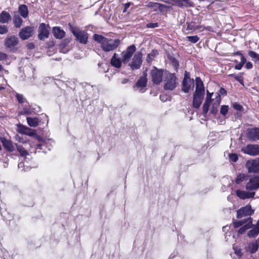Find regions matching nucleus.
Instances as JSON below:
<instances>
[{
  "instance_id": "nucleus-49",
  "label": "nucleus",
  "mask_w": 259,
  "mask_h": 259,
  "mask_svg": "<svg viewBox=\"0 0 259 259\" xmlns=\"http://www.w3.org/2000/svg\"><path fill=\"white\" fill-rule=\"evenodd\" d=\"M245 67H246L247 69H251V68L253 67V65H252V63H251V62H246V65H245Z\"/></svg>"
},
{
  "instance_id": "nucleus-52",
  "label": "nucleus",
  "mask_w": 259,
  "mask_h": 259,
  "mask_svg": "<svg viewBox=\"0 0 259 259\" xmlns=\"http://www.w3.org/2000/svg\"><path fill=\"white\" fill-rule=\"evenodd\" d=\"M246 60L245 58V57H244V56H242V57H241V61L240 62V64H241L243 66L244 64H245V63L246 62Z\"/></svg>"
},
{
  "instance_id": "nucleus-10",
  "label": "nucleus",
  "mask_w": 259,
  "mask_h": 259,
  "mask_svg": "<svg viewBox=\"0 0 259 259\" xmlns=\"http://www.w3.org/2000/svg\"><path fill=\"white\" fill-rule=\"evenodd\" d=\"M247 138L250 141H256L259 140V128H249L246 130Z\"/></svg>"
},
{
  "instance_id": "nucleus-2",
  "label": "nucleus",
  "mask_w": 259,
  "mask_h": 259,
  "mask_svg": "<svg viewBox=\"0 0 259 259\" xmlns=\"http://www.w3.org/2000/svg\"><path fill=\"white\" fill-rule=\"evenodd\" d=\"M94 39L101 45V48L105 52L115 50L120 44V41L118 39H109L97 34L94 35Z\"/></svg>"
},
{
  "instance_id": "nucleus-21",
  "label": "nucleus",
  "mask_w": 259,
  "mask_h": 259,
  "mask_svg": "<svg viewBox=\"0 0 259 259\" xmlns=\"http://www.w3.org/2000/svg\"><path fill=\"white\" fill-rule=\"evenodd\" d=\"M255 192H247L240 190H238L236 191V195L242 199L253 198Z\"/></svg>"
},
{
  "instance_id": "nucleus-11",
  "label": "nucleus",
  "mask_w": 259,
  "mask_h": 259,
  "mask_svg": "<svg viewBox=\"0 0 259 259\" xmlns=\"http://www.w3.org/2000/svg\"><path fill=\"white\" fill-rule=\"evenodd\" d=\"M38 32V37L40 40H44L49 37V30L45 23H42L39 25Z\"/></svg>"
},
{
  "instance_id": "nucleus-34",
  "label": "nucleus",
  "mask_w": 259,
  "mask_h": 259,
  "mask_svg": "<svg viewBox=\"0 0 259 259\" xmlns=\"http://www.w3.org/2000/svg\"><path fill=\"white\" fill-rule=\"evenodd\" d=\"M17 147V149L19 152L20 156L23 157H26L27 155H29L28 152L20 145L15 144Z\"/></svg>"
},
{
  "instance_id": "nucleus-4",
  "label": "nucleus",
  "mask_w": 259,
  "mask_h": 259,
  "mask_svg": "<svg viewBox=\"0 0 259 259\" xmlns=\"http://www.w3.org/2000/svg\"><path fill=\"white\" fill-rule=\"evenodd\" d=\"M69 25L71 32L75 36L76 40L81 44H86L88 42V33L84 31L80 30L77 27L73 26L70 24Z\"/></svg>"
},
{
  "instance_id": "nucleus-47",
  "label": "nucleus",
  "mask_w": 259,
  "mask_h": 259,
  "mask_svg": "<svg viewBox=\"0 0 259 259\" xmlns=\"http://www.w3.org/2000/svg\"><path fill=\"white\" fill-rule=\"evenodd\" d=\"M233 107L237 110H239V111H241L242 109V107L239 104H238L237 103H235L233 104Z\"/></svg>"
},
{
  "instance_id": "nucleus-36",
  "label": "nucleus",
  "mask_w": 259,
  "mask_h": 259,
  "mask_svg": "<svg viewBox=\"0 0 259 259\" xmlns=\"http://www.w3.org/2000/svg\"><path fill=\"white\" fill-rule=\"evenodd\" d=\"M185 39L192 43H196L199 40V37L197 35L188 36L185 38Z\"/></svg>"
},
{
  "instance_id": "nucleus-64",
  "label": "nucleus",
  "mask_w": 259,
  "mask_h": 259,
  "mask_svg": "<svg viewBox=\"0 0 259 259\" xmlns=\"http://www.w3.org/2000/svg\"><path fill=\"white\" fill-rule=\"evenodd\" d=\"M240 251H235V253H236L237 254H238V255L239 254V253H240Z\"/></svg>"
},
{
  "instance_id": "nucleus-27",
  "label": "nucleus",
  "mask_w": 259,
  "mask_h": 259,
  "mask_svg": "<svg viewBox=\"0 0 259 259\" xmlns=\"http://www.w3.org/2000/svg\"><path fill=\"white\" fill-rule=\"evenodd\" d=\"M18 11L20 15L24 18H26L28 15V8L25 5H21L18 8Z\"/></svg>"
},
{
  "instance_id": "nucleus-46",
  "label": "nucleus",
  "mask_w": 259,
  "mask_h": 259,
  "mask_svg": "<svg viewBox=\"0 0 259 259\" xmlns=\"http://www.w3.org/2000/svg\"><path fill=\"white\" fill-rule=\"evenodd\" d=\"M175 5L179 7H184V0H176L175 1Z\"/></svg>"
},
{
  "instance_id": "nucleus-63",
  "label": "nucleus",
  "mask_w": 259,
  "mask_h": 259,
  "mask_svg": "<svg viewBox=\"0 0 259 259\" xmlns=\"http://www.w3.org/2000/svg\"><path fill=\"white\" fill-rule=\"evenodd\" d=\"M125 9L128 8L129 6H130V4H126L125 5Z\"/></svg>"
},
{
  "instance_id": "nucleus-58",
  "label": "nucleus",
  "mask_w": 259,
  "mask_h": 259,
  "mask_svg": "<svg viewBox=\"0 0 259 259\" xmlns=\"http://www.w3.org/2000/svg\"><path fill=\"white\" fill-rule=\"evenodd\" d=\"M235 55H238V56H241V57H242V56H243V54L239 51H238V52H236L235 53Z\"/></svg>"
},
{
  "instance_id": "nucleus-59",
  "label": "nucleus",
  "mask_w": 259,
  "mask_h": 259,
  "mask_svg": "<svg viewBox=\"0 0 259 259\" xmlns=\"http://www.w3.org/2000/svg\"><path fill=\"white\" fill-rule=\"evenodd\" d=\"M160 98L161 101H166V99H165V98H166V97L165 96H160Z\"/></svg>"
},
{
  "instance_id": "nucleus-53",
  "label": "nucleus",
  "mask_w": 259,
  "mask_h": 259,
  "mask_svg": "<svg viewBox=\"0 0 259 259\" xmlns=\"http://www.w3.org/2000/svg\"><path fill=\"white\" fill-rule=\"evenodd\" d=\"M27 47L29 49H32L34 48V46L32 43H29L27 45Z\"/></svg>"
},
{
  "instance_id": "nucleus-30",
  "label": "nucleus",
  "mask_w": 259,
  "mask_h": 259,
  "mask_svg": "<svg viewBox=\"0 0 259 259\" xmlns=\"http://www.w3.org/2000/svg\"><path fill=\"white\" fill-rule=\"evenodd\" d=\"M27 121L28 124L31 127H36L38 125V123L40 122L37 118H32L30 117H27Z\"/></svg>"
},
{
  "instance_id": "nucleus-37",
  "label": "nucleus",
  "mask_w": 259,
  "mask_h": 259,
  "mask_svg": "<svg viewBox=\"0 0 259 259\" xmlns=\"http://www.w3.org/2000/svg\"><path fill=\"white\" fill-rule=\"evenodd\" d=\"M246 175L244 174H240L238 175L237 178L236 180L237 184H240L242 182L246 180Z\"/></svg>"
},
{
  "instance_id": "nucleus-43",
  "label": "nucleus",
  "mask_w": 259,
  "mask_h": 259,
  "mask_svg": "<svg viewBox=\"0 0 259 259\" xmlns=\"http://www.w3.org/2000/svg\"><path fill=\"white\" fill-rule=\"evenodd\" d=\"M16 98L19 103H23L24 102V98L22 95L19 94H16Z\"/></svg>"
},
{
  "instance_id": "nucleus-24",
  "label": "nucleus",
  "mask_w": 259,
  "mask_h": 259,
  "mask_svg": "<svg viewBox=\"0 0 259 259\" xmlns=\"http://www.w3.org/2000/svg\"><path fill=\"white\" fill-rule=\"evenodd\" d=\"M11 20L10 14L5 11H3L0 14V22L2 23H7Z\"/></svg>"
},
{
  "instance_id": "nucleus-16",
  "label": "nucleus",
  "mask_w": 259,
  "mask_h": 259,
  "mask_svg": "<svg viewBox=\"0 0 259 259\" xmlns=\"http://www.w3.org/2000/svg\"><path fill=\"white\" fill-rule=\"evenodd\" d=\"M147 84V80L145 77H141L137 81L134 87L136 91H138L141 93H144L146 91V86Z\"/></svg>"
},
{
  "instance_id": "nucleus-14",
  "label": "nucleus",
  "mask_w": 259,
  "mask_h": 259,
  "mask_svg": "<svg viewBox=\"0 0 259 259\" xmlns=\"http://www.w3.org/2000/svg\"><path fill=\"white\" fill-rule=\"evenodd\" d=\"M0 140L4 148L8 151L13 152L15 150V144L12 141L7 139L5 137H1Z\"/></svg>"
},
{
  "instance_id": "nucleus-9",
  "label": "nucleus",
  "mask_w": 259,
  "mask_h": 259,
  "mask_svg": "<svg viewBox=\"0 0 259 259\" xmlns=\"http://www.w3.org/2000/svg\"><path fill=\"white\" fill-rule=\"evenodd\" d=\"M241 151L250 155H257L259 154V145L249 144L242 148Z\"/></svg>"
},
{
  "instance_id": "nucleus-42",
  "label": "nucleus",
  "mask_w": 259,
  "mask_h": 259,
  "mask_svg": "<svg viewBox=\"0 0 259 259\" xmlns=\"http://www.w3.org/2000/svg\"><path fill=\"white\" fill-rule=\"evenodd\" d=\"M229 159L233 162H236L238 160V155L235 153L229 154Z\"/></svg>"
},
{
  "instance_id": "nucleus-54",
  "label": "nucleus",
  "mask_w": 259,
  "mask_h": 259,
  "mask_svg": "<svg viewBox=\"0 0 259 259\" xmlns=\"http://www.w3.org/2000/svg\"><path fill=\"white\" fill-rule=\"evenodd\" d=\"M156 26H157V23H150L148 25L149 27H151V28H154V27H156Z\"/></svg>"
},
{
  "instance_id": "nucleus-38",
  "label": "nucleus",
  "mask_w": 259,
  "mask_h": 259,
  "mask_svg": "<svg viewBox=\"0 0 259 259\" xmlns=\"http://www.w3.org/2000/svg\"><path fill=\"white\" fill-rule=\"evenodd\" d=\"M248 221V219L244 220H240L238 221H235L234 222V226L235 228L239 227L243 225L245 223Z\"/></svg>"
},
{
  "instance_id": "nucleus-28",
  "label": "nucleus",
  "mask_w": 259,
  "mask_h": 259,
  "mask_svg": "<svg viewBox=\"0 0 259 259\" xmlns=\"http://www.w3.org/2000/svg\"><path fill=\"white\" fill-rule=\"evenodd\" d=\"M259 247V238L256 239L255 242L250 243L248 244L249 251L251 253H255Z\"/></svg>"
},
{
  "instance_id": "nucleus-48",
  "label": "nucleus",
  "mask_w": 259,
  "mask_h": 259,
  "mask_svg": "<svg viewBox=\"0 0 259 259\" xmlns=\"http://www.w3.org/2000/svg\"><path fill=\"white\" fill-rule=\"evenodd\" d=\"M31 113V111L30 109L28 108H24L23 111H22L21 114H30Z\"/></svg>"
},
{
  "instance_id": "nucleus-13",
  "label": "nucleus",
  "mask_w": 259,
  "mask_h": 259,
  "mask_svg": "<svg viewBox=\"0 0 259 259\" xmlns=\"http://www.w3.org/2000/svg\"><path fill=\"white\" fill-rule=\"evenodd\" d=\"M18 43V38L15 36H8L5 40V46L11 50L13 49Z\"/></svg>"
},
{
  "instance_id": "nucleus-3",
  "label": "nucleus",
  "mask_w": 259,
  "mask_h": 259,
  "mask_svg": "<svg viewBox=\"0 0 259 259\" xmlns=\"http://www.w3.org/2000/svg\"><path fill=\"white\" fill-rule=\"evenodd\" d=\"M165 90H173L178 84L177 78L174 73L165 72Z\"/></svg>"
},
{
  "instance_id": "nucleus-55",
  "label": "nucleus",
  "mask_w": 259,
  "mask_h": 259,
  "mask_svg": "<svg viewBox=\"0 0 259 259\" xmlns=\"http://www.w3.org/2000/svg\"><path fill=\"white\" fill-rule=\"evenodd\" d=\"M186 78L191 79L190 77V75H189V73H188L186 71L185 72V76H184V79H185Z\"/></svg>"
},
{
  "instance_id": "nucleus-56",
  "label": "nucleus",
  "mask_w": 259,
  "mask_h": 259,
  "mask_svg": "<svg viewBox=\"0 0 259 259\" xmlns=\"http://www.w3.org/2000/svg\"><path fill=\"white\" fill-rule=\"evenodd\" d=\"M220 93L222 94V95H224V94H225L226 93V90L223 89V88H221L220 90Z\"/></svg>"
},
{
  "instance_id": "nucleus-60",
  "label": "nucleus",
  "mask_w": 259,
  "mask_h": 259,
  "mask_svg": "<svg viewBox=\"0 0 259 259\" xmlns=\"http://www.w3.org/2000/svg\"><path fill=\"white\" fill-rule=\"evenodd\" d=\"M16 140L20 142H24V141L21 140V139L19 138V136H16Z\"/></svg>"
},
{
  "instance_id": "nucleus-8",
  "label": "nucleus",
  "mask_w": 259,
  "mask_h": 259,
  "mask_svg": "<svg viewBox=\"0 0 259 259\" xmlns=\"http://www.w3.org/2000/svg\"><path fill=\"white\" fill-rule=\"evenodd\" d=\"M142 54L141 52L136 53L132 59L129 66L132 70L138 69L140 68L142 63Z\"/></svg>"
},
{
  "instance_id": "nucleus-29",
  "label": "nucleus",
  "mask_w": 259,
  "mask_h": 259,
  "mask_svg": "<svg viewBox=\"0 0 259 259\" xmlns=\"http://www.w3.org/2000/svg\"><path fill=\"white\" fill-rule=\"evenodd\" d=\"M24 134L32 137L34 138H35V139L37 140L38 141H41V137L40 136H39L38 135H37L33 130H32L29 127H28L26 129V130Z\"/></svg>"
},
{
  "instance_id": "nucleus-25",
  "label": "nucleus",
  "mask_w": 259,
  "mask_h": 259,
  "mask_svg": "<svg viewBox=\"0 0 259 259\" xmlns=\"http://www.w3.org/2000/svg\"><path fill=\"white\" fill-rule=\"evenodd\" d=\"M110 63L112 66L119 68L121 66L122 61L116 57V54L114 53L111 59Z\"/></svg>"
},
{
  "instance_id": "nucleus-40",
  "label": "nucleus",
  "mask_w": 259,
  "mask_h": 259,
  "mask_svg": "<svg viewBox=\"0 0 259 259\" xmlns=\"http://www.w3.org/2000/svg\"><path fill=\"white\" fill-rule=\"evenodd\" d=\"M229 107L227 105H223L221 106L220 112L222 115L225 116L228 112Z\"/></svg>"
},
{
  "instance_id": "nucleus-33",
  "label": "nucleus",
  "mask_w": 259,
  "mask_h": 259,
  "mask_svg": "<svg viewBox=\"0 0 259 259\" xmlns=\"http://www.w3.org/2000/svg\"><path fill=\"white\" fill-rule=\"evenodd\" d=\"M18 168L20 171H26L30 169V163H18Z\"/></svg>"
},
{
  "instance_id": "nucleus-1",
  "label": "nucleus",
  "mask_w": 259,
  "mask_h": 259,
  "mask_svg": "<svg viewBox=\"0 0 259 259\" xmlns=\"http://www.w3.org/2000/svg\"><path fill=\"white\" fill-rule=\"evenodd\" d=\"M246 167L248 172H253L256 175L250 178L246 185V189L252 191L259 188V163H246Z\"/></svg>"
},
{
  "instance_id": "nucleus-51",
  "label": "nucleus",
  "mask_w": 259,
  "mask_h": 259,
  "mask_svg": "<svg viewBox=\"0 0 259 259\" xmlns=\"http://www.w3.org/2000/svg\"><path fill=\"white\" fill-rule=\"evenodd\" d=\"M243 66L241 64H240V63H239V64H236L234 66V68L236 70H241Z\"/></svg>"
},
{
  "instance_id": "nucleus-7",
  "label": "nucleus",
  "mask_w": 259,
  "mask_h": 259,
  "mask_svg": "<svg viewBox=\"0 0 259 259\" xmlns=\"http://www.w3.org/2000/svg\"><path fill=\"white\" fill-rule=\"evenodd\" d=\"M34 31L33 26H28L21 29L19 33V36L22 40H26L31 37Z\"/></svg>"
},
{
  "instance_id": "nucleus-44",
  "label": "nucleus",
  "mask_w": 259,
  "mask_h": 259,
  "mask_svg": "<svg viewBox=\"0 0 259 259\" xmlns=\"http://www.w3.org/2000/svg\"><path fill=\"white\" fill-rule=\"evenodd\" d=\"M8 32V28L6 26H0V34H4L7 33Z\"/></svg>"
},
{
  "instance_id": "nucleus-19",
  "label": "nucleus",
  "mask_w": 259,
  "mask_h": 259,
  "mask_svg": "<svg viewBox=\"0 0 259 259\" xmlns=\"http://www.w3.org/2000/svg\"><path fill=\"white\" fill-rule=\"evenodd\" d=\"M146 6L149 8L153 9L154 11L156 12H161L163 10L164 8L166 7L164 5L153 2H148Z\"/></svg>"
},
{
  "instance_id": "nucleus-31",
  "label": "nucleus",
  "mask_w": 259,
  "mask_h": 259,
  "mask_svg": "<svg viewBox=\"0 0 259 259\" xmlns=\"http://www.w3.org/2000/svg\"><path fill=\"white\" fill-rule=\"evenodd\" d=\"M248 54L254 63L259 65V54L253 51H248Z\"/></svg>"
},
{
  "instance_id": "nucleus-45",
  "label": "nucleus",
  "mask_w": 259,
  "mask_h": 259,
  "mask_svg": "<svg viewBox=\"0 0 259 259\" xmlns=\"http://www.w3.org/2000/svg\"><path fill=\"white\" fill-rule=\"evenodd\" d=\"M193 2L191 0H184V7H191L193 6Z\"/></svg>"
},
{
  "instance_id": "nucleus-35",
  "label": "nucleus",
  "mask_w": 259,
  "mask_h": 259,
  "mask_svg": "<svg viewBox=\"0 0 259 259\" xmlns=\"http://www.w3.org/2000/svg\"><path fill=\"white\" fill-rule=\"evenodd\" d=\"M23 20L21 17L18 16H16L14 18V25L16 28H20L22 23Z\"/></svg>"
},
{
  "instance_id": "nucleus-26",
  "label": "nucleus",
  "mask_w": 259,
  "mask_h": 259,
  "mask_svg": "<svg viewBox=\"0 0 259 259\" xmlns=\"http://www.w3.org/2000/svg\"><path fill=\"white\" fill-rule=\"evenodd\" d=\"M248 223H247L246 224H245L244 226H243L242 227H241L238 231V233L239 234H242L244 232H245L247 230L252 228L253 225L252 224V219L249 217L248 218Z\"/></svg>"
},
{
  "instance_id": "nucleus-62",
  "label": "nucleus",
  "mask_w": 259,
  "mask_h": 259,
  "mask_svg": "<svg viewBox=\"0 0 259 259\" xmlns=\"http://www.w3.org/2000/svg\"><path fill=\"white\" fill-rule=\"evenodd\" d=\"M151 56H153V55H152L151 54H149L148 55L147 60H148V59H151Z\"/></svg>"
},
{
  "instance_id": "nucleus-23",
  "label": "nucleus",
  "mask_w": 259,
  "mask_h": 259,
  "mask_svg": "<svg viewBox=\"0 0 259 259\" xmlns=\"http://www.w3.org/2000/svg\"><path fill=\"white\" fill-rule=\"evenodd\" d=\"M53 33L54 36L58 39H61L65 36V31L59 27H53Z\"/></svg>"
},
{
  "instance_id": "nucleus-32",
  "label": "nucleus",
  "mask_w": 259,
  "mask_h": 259,
  "mask_svg": "<svg viewBox=\"0 0 259 259\" xmlns=\"http://www.w3.org/2000/svg\"><path fill=\"white\" fill-rule=\"evenodd\" d=\"M252 227L253 228L247 233V236L250 238L256 237L259 234V230L255 226H252Z\"/></svg>"
},
{
  "instance_id": "nucleus-18",
  "label": "nucleus",
  "mask_w": 259,
  "mask_h": 259,
  "mask_svg": "<svg viewBox=\"0 0 259 259\" xmlns=\"http://www.w3.org/2000/svg\"><path fill=\"white\" fill-rule=\"evenodd\" d=\"M204 94L194 93L193 98V106L199 108L204 98Z\"/></svg>"
},
{
  "instance_id": "nucleus-20",
  "label": "nucleus",
  "mask_w": 259,
  "mask_h": 259,
  "mask_svg": "<svg viewBox=\"0 0 259 259\" xmlns=\"http://www.w3.org/2000/svg\"><path fill=\"white\" fill-rule=\"evenodd\" d=\"M196 89L194 93L204 94L205 89L203 83L201 78L199 77L196 78Z\"/></svg>"
},
{
  "instance_id": "nucleus-57",
  "label": "nucleus",
  "mask_w": 259,
  "mask_h": 259,
  "mask_svg": "<svg viewBox=\"0 0 259 259\" xmlns=\"http://www.w3.org/2000/svg\"><path fill=\"white\" fill-rule=\"evenodd\" d=\"M36 146H37V148H36L37 149H42L41 147L44 146V145L43 144H37L36 145Z\"/></svg>"
},
{
  "instance_id": "nucleus-15",
  "label": "nucleus",
  "mask_w": 259,
  "mask_h": 259,
  "mask_svg": "<svg viewBox=\"0 0 259 259\" xmlns=\"http://www.w3.org/2000/svg\"><path fill=\"white\" fill-rule=\"evenodd\" d=\"M194 80L193 79L186 78L183 79L182 82V91L184 93H188L191 88L194 87Z\"/></svg>"
},
{
  "instance_id": "nucleus-22",
  "label": "nucleus",
  "mask_w": 259,
  "mask_h": 259,
  "mask_svg": "<svg viewBox=\"0 0 259 259\" xmlns=\"http://www.w3.org/2000/svg\"><path fill=\"white\" fill-rule=\"evenodd\" d=\"M221 101V96L218 94L215 98V101L213 103L212 107L210 109V113L215 115L218 112V107H219Z\"/></svg>"
},
{
  "instance_id": "nucleus-61",
  "label": "nucleus",
  "mask_w": 259,
  "mask_h": 259,
  "mask_svg": "<svg viewBox=\"0 0 259 259\" xmlns=\"http://www.w3.org/2000/svg\"><path fill=\"white\" fill-rule=\"evenodd\" d=\"M254 226L259 230V220L257 221L256 224Z\"/></svg>"
},
{
  "instance_id": "nucleus-5",
  "label": "nucleus",
  "mask_w": 259,
  "mask_h": 259,
  "mask_svg": "<svg viewBox=\"0 0 259 259\" xmlns=\"http://www.w3.org/2000/svg\"><path fill=\"white\" fill-rule=\"evenodd\" d=\"M136 51L135 45H131L122 53V60L124 64L127 63Z\"/></svg>"
},
{
  "instance_id": "nucleus-50",
  "label": "nucleus",
  "mask_w": 259,
  "mask_h": 259,
  "mask_svg": "<svg viewBox=\"0 0 259 259\" xmlns=\"http://www.w3.org/2000/svg\"><path fill=\"white\" fill-rule=\"evenodd\" d=\"M7 57V55L5 53L0 52V60H3L6 59Z\"/></svg>"
},
{
  "instance_id": "nucleus-12",
  "label": "nucleus",
  "mask_w": 259,
  "mask_h": 259,
  "mask_svg": "<svg viewBox=\"0 0 259 259\" xmlns=\"http://www.w3.org/2000/svg\"><path fill=\"white\" fill-rule=\"evenodd\" d=\"M254 212V210L252 209L251 207L249 205H247L244 207L241 208L237 211V218L238 219L242 218L245 216H250Z\"/></svg>"
},
{
  "instance_id": "nucleus-39",
  "label": "nucleus",
  "mask_w": 259,
  "mask_h": 259,
  "mask_svg": "<svg viewBox=\"0 0 259 259\" xmlns=\"http://www.w3.org/2000/svg\"><path fill=\"white\" fill-rule=\"evenodd\" d=\"M28 127L22 124L18 125L17 131L20 134H24Z\"/></svg>"
},
{
  "instance_id": "nucleus-17",
  "label": "nucleus",
  "mask_w": 259,
  "mask_h": 259,
  "mask_svg": "<svg viewBox=\"0 0 259 259\" xmlns=\"http://www.w3.org/2000/svg\"><path fill=\"white\" fill-rule=\"evenodd\" d=\"M213 93H210L207 91L206 97L202 107L203 114L205 115L208 112L210 103L211 102V97Z\"/></svg>"
},
{
  "instance_id": "nucleus-6",
  "label": "nucleus",
  "mask_w": 259,
  "mask_h": 259,
  "mask_svg": "<svg viewBox=\"0 0 259 259\" xmlns=\"http://www.w3.org/2000/svg\"><path fill=\"white\" fill-rule=\"evenodd\" d=\"M151 75L153 82L156 84H159L162 81L163 70L154 67L151 71Z\"/></svg>"
},
{
  "instance_id": "nucleus-41",
  "label": "nucleus",
  "mask_w": 259,
  "mask_h": 259,
  "mask_svg": "<svg viewBox=\"0 0 259 259\" xmlns=\"http://www.w3.org/2000/svg\"><path fill=\"white\" fill-rule=\"evenodd\" d=\"M229 76L234 77V78L237 81H239L240 83H242V82H243V79H242L241 74H240L238 75H234L233 74H231L229 75Z\"/></svg>"
}]
</instances>
